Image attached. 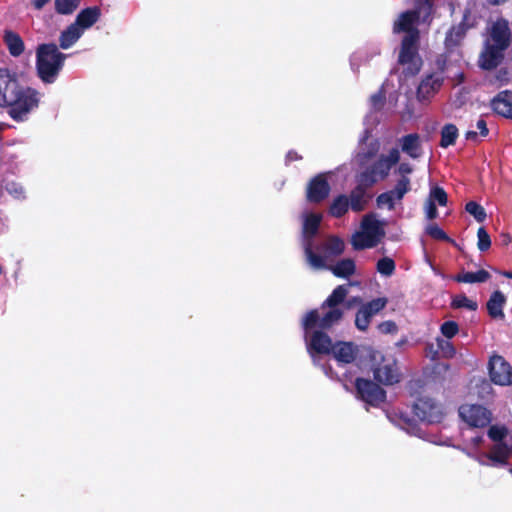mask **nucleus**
I'll list each match as a JSON object with an SVG mask.
<instances>
[{"instance_id": "6", "label": "nucleus", "mask_w": 512, "mask_h": 512, "mask_svg": "<svg viewBox=\"0 0 512 512\" xmlns=\"http://www.w3.org/2000/svg\"><path fill=\"white\" fill-rule=\"evenodd\" d=\"M39 101L40 95L36 90L20 85L15 95L7 102L4 108H7L8 114L12 119L25 121L28 115L38 107Z\"/></svg>"}, {"instance_id": "34", "label": "nucleus", "mask_w": 512, "mask_h": 512, "mask_svg": "<svg viewBox=\"0 0 512 512\" xmlns=\"http://www.w3.org/2000/svg\"><path fill=\"white\" fill-rule=\"evenodd\" d=\"M490 274L486 270L476 272H463L456 276L455 280L462 283H483L489 280Z\"/></svg>"}, {"instance_id": "10", "label": "nucleus", "mask_w": 512, "mask_h": 512, "mask_svg": "<svg viewBox=\"0 0 512 512\" xmlns=\"http://www.w3.org/2000/svg\"><path fill=\"white\" fill-rule=\"evenodd\" d=\"M460 418L472 428H483L490 424L492 413L479 404H462L459 409Z\"/></svg>"}, {"instance_id": "16", "label": "nucleus", "mask_w": 512, "mask_h": 512, "mask_svg": "<svg viewBox=\"0 0 512 512\" xmlns=\"http://www.w3.org/2000/svg\"><path fill=\"white\" fill-rule=\"evenodd\" d=\"M330 192V186L325 174H319L314 177L307 186V199L313 203L323 201Z\"/></svg>"}, {"instance_id": "11", "label": "nucleus", "mask_w": 512, "mask_h": 512, "mask_svg": "<svg viewBox=\"0 0 512 512\" xmlns=\"http://www.w3.org/2000/svg\"><path fill=\"white\" fill-rule=\"evenodd\" d=\"M488 372L491 381L500 386L512 384V366L504 357L494 354L488 362Z\"/></svg>"}, {"instance_id": "30", "label": "nucleus", "mask_w": 512, "mask_h": 512, "mask_svg": "<svg viewBox=\"0 0 512 512\" xmlns=\"http://www.w3.org/2000/svg\"><path fill=\"white\" fill-rule=\"evenodd\" d=\"M4 42L12 56L18 57L23 53L24 42L17 33L13 31H5Z\"/></svg>"}, {"instance_id": "41", "label": "nucleus", "mask_w": 512, "mask_h": 512, "mask_svg": "<svg viewBox=\"0 0 512 512\" xmlns=\"http://www.w3.org/2000/svg\"><path fill=\"white\" fill-rule=\"evenodd\" d=\"M427 199L435 204L438 203L440 206H445L447 204V194L443 188L438 186H434L430 189Z\"/></svg>"}, {"instance_id": "31", "label": "nucleus", "mask_w": 512, "mask_h": 512, "mask_svg": "<svg viewBox=\"0 0 512 512\" xmlns=\"http://www.w3.org/2000/svg\"><path fill=\"white\" fill-rule=\"evenodd\" d=\"M506 302V298L504 294L500 291H495L490 296V299L487 302V309L489 315L493 318L502 317L503 306Z\"/></svg>"}, {"instance_id": "54", "label": "nucleus", "mask_w": 512, "mask_h": 512, "mask_svg": "<svg viewBox=\"0 0 512 512\" xmlns=\"http://www.w3.org/2000/svg\"><path fill=\"white\" fill-rule=\"evenodd\" d=\"M477 129L480 131V135L482 137H485L488 135V128L487 124L484 119H479L476 124Z\"/></svg>"}, {"instance_id": "28", "label": "nucleus", "mask_w": 512, "mask_h": 512, "mask_svg": "<svg viewBox=\"0 0 512 512\" xmlns=\"http://www.w3.org/2000/svg\"><path fill=\"white\" fill-rule=\"evenodd\" d=\"M355 263L352 259L346 258L338 261L335 264L327 263L323 269L330 270L335 276L340 278H348L355 272Z\"/></svg>"}, {"instance_id": "33", "label": "nucleus", "mask_w": 512, "mask_h": 512, "mask_svg": "<svg viewBox=\"0 0 512 512\" xmlns=\"http://www.w3.org/2000/svg\"><path fill=\"white\" fill-rule=\"evenodd\" d=\"M466 33V26L464 23H460L455 27H452L445 38V46L447 49L456 47L463 39Z\"/></svg>"}, {"instance_id": "21", "label": "nucleus", "mask_w": 512, "mask_h": 512, "mask_svg": "<svg viewBox=\"0 0 512 512\" xmlns=\"http://www.w3.org/2000/svg\"><path fill=\"white\" fill-rule=\"evenodd\" d=\"M456 353V350L449 340L437 338V348H434L433 344L426 346V356H431L432 360L442 358H452Z\"/></svg>"}, {"instance_id": "19", "label": "nucleus", "mask_w": 512, "mask_h": 512, "mask_svg": "<svg viewBox=\"0 0 512 512\" xmlns=\"http://www.w3.org/2000/svg\"><path fill=\"white\" fill-rule=\"evenodd\" d=\"M402 152L413 159H418L423 154L422 140L416 133L405 135L399 139Z\"/></svg>"}, {"instance_id": "50", "label": "nucleus", "mask_w": 512, "mask_h": 512, "mask_svg": "<svg viewBox=\"0 0 512 512\" xmlns=\"http://www.w3.org/2000/svg\"><path fill=\"white\" fill-rule=\"evenodd\" d=\"M413 168L409 163H401L397 169V173L401 176L400 179L408 178L407 175L412 173Z\"/></svg>"}, {"instance_id": "60", "label": "nucleus", "mask_w": 512, "mask_h": 512, "mask_svg": "<svg viewBox=\"0 0 512 512\" xmlns=\"http://www.w3.org/2000/svg\"><path fill=\"white\" fill-rule=\"evenodd\" d=\"M298 158H299V157H298V156H297V154H296V153H294V152H289V153L287 154V160H288V161H292V160H295V159H298Z\"/></svg>"}, {"instance_id": "25", "label": "nucleus", "mask_w": 512, "mask_h": 512, "mask_svg": "<svg viewBox=\"0 0 512 512\" xmlns=\"http://www.w3.org/2000/svg\"><path fill=\"white\" fill-rule=\"evenodd\" d=\"M512 453V446L507 443H496L492 446L487 458L496 465H506Z\"/></svg>"}, {"instance_id": "48", "label": "nucleus", "mask_w": 512, "mask_h": 512, "mask_svg": "<svg viewBox=\"0 0 512 512\" xmlns=\"http://www.w3.org/2000/svg\"><path fill=\"white\" fill-rule=\"evenodd\" d=\"M378 330L383 334H393L398 331L396 322H379Z\"/></svg>"}, {"instance_id": "45", "label": "nucleus", "mask_w": 512, "mask_h": 512, "mask_svg": "<svg viewBox=\"0 0 512 512\" xmlns=\"http://www.w3.org/2000/svg\"><path fill=\"white\" fill-rule=\"evenodd\" d=\"M440 330L447 339H450L458 333L459 327L457 322H443Z\"/></svg>"}, {"instance_id": "46", "label": "nucleus", "mask_w": 512, "mask_h": 512, "mask_svg": "<svg viewBox=\"0 0 512 512\" xmlns=\"http://www.w3.org/2000/svg\"><path fill=\"white\" fill-rule=\"evenodd\" d=\"M489 81L494 85H504L509 81V73L506 69H500L489 79Z\"/></svg>"}, {"instance_id": "13", "label": "nucleus", "mask_w": 512, "mask_h": 512, "mask_svg": "<svg viewBox=\"0 0 512 512\" xmlns=\"http://www.w3.org/2000/svg\"><path fill=\"white\" fill-rule=\"evenodd\" d=\"M411 190L410 179H399L392 190L381 193L377 199V205L380 208L386 207L388 210H393L395 203L403 199L406 193Z\"/></svg>"}, {"instance_id": "14", "label": "nucleus", "mask_w": 512, "mask_h": 512, "mask_svg": "<svg viewBox=\"0 0 512 512\" xmlns=\"http://www.w3.org/2000/svg\"><path fill=\"white\" fill-rule=\"evenodd\" d=\"M510 41V27L508 21L500 19L496 21L490 31V37L486 43L499 47L500 49H506Z\"/></svg>"}, {"instance_id": "32", "label": "nucleus", "mask_w": 512, "mask_h": 512, "mask_svg": "<svg viewBox=\"0 0 512 512\" xmlns=\"http://www.w3.org/2000/svg\"><path fill=\"white\" fill-rule=\"evenodd\" d=\"M348 199L351 209L355 212L364 210L368 202L365 189L361 185L352 190Z\"/></svg>"}, {"instance_id": "8", "label": "nucleus", "mask_w": 512, "mask_h": 512, "mask_svg": "<svg viewBox=\"0 0 512 512\" xmlns=\"http://www.w3.org/2000/svg\"><path fill=\"white\" fill-rule=\"evenodd\" d=\"M413 414L420 421L429 424L440 423L444 418L441 404L427 396L417 398L413 405Z\"/></svg>"}, {"instance_id": "22", "label": "nucleus", "mask_w": 512, "mask_h": 512, "mask_svg": "<svg viewBox=\"0 0 512 512\" xmlns=\"http://www.w3.org/2000/svg\"><path fill=\"white\" fill-rule=\"evenodd\" d=\"M345 243L342 239L336 236H330L322 245V254H317L320 257H327L326 264L332 261V258L341 255L344 252Z\"/></svg>"}, {"instance_id": "40", "label": "nucleus", "mask_w": 512, "mask_h": 512, "mask_svg": "<svg viewBox=\"0 0 512 512\" xmlns=\"http://www.w3.org/2000/svg\"><path fill=\"white\" fill-rule=\"evenodd\" d=\"M377 271L383 276H391L395 271V263L389 257H384L377 262Z\"/></svg>"}, {"instance_id": "4", "label": "nucleus", "mask_w": 512, "mask_h": 512, "mask_svg": "<svg viewBox=\"0 0 512 512\" xmlns=\"http://www.w3.org/2000/svg\"><path fill=\"white\" fill-rule=\"evenodd\" d=\"M334 322H303V331L307 349L311 356L314 354L330 355L334 343L328 335Z\"/></svg>"}, {"instance_id": "18", "label": "nucleus", "mask_w": 512, "mask_h": 512, "mask_svg": "<svg viewBox=\"0 0 512 512\" xmlns=\"http://www.w3.org/2000/svg\"><path fill=\"white\" fill-rule=\"evenodd\" d=\"M400 159V152L397 148H393L387 155H381L378 161L373 165L372 173L384 179L388 176L390 169Z\"/></svg>"}, {"instance_id": "42", "label": "nucleus", "mask_w": 512, "mask_h": 512, "mask_svg": "<svg viewBox=\"0 0 512 512\" xmlns=\"http://www.w3.org/2000/svg\"><path fill=\"white\" fill-rule=\"evenodd\" d=\"M426 234L436 240L450 241L453 242L448 235L437 225L434 223L428 224L425 228Z\"/></svg>"}, {"instance_id": "38", "label": "nucleus", "mask_w": 512, "mask_h": 512, "mask_svg": "<svg viewBox=\"0 0 512 512\" xmlns=\"http://www.w3.org/2000/svg\"><path fill=\"white\" fill-rule=\"evenodd\" d=\"M488 437L496 443H505L503 440L508 435V429L502 425H492L489 427L487 432Z\"/></svg>"}, {"instance_id": "56", "label": "nucleus", "mask_w": 512, "mask_h": 512, "mask_svg": "<svg viewBox=\"0 0 512 512\" xmlns=\"http://www.w3.org/2000/svg\"><path fill=\"white\" fill-rule=\"evenodd\" d=\"M355 324L359 330L365 331L368 328L370 322H355Z\"/></svg>"}, {"instance_id": "39", "label": "nucleus", "mask_w": 512, "mask_h": 512, "mask_svg": "<svg viewBox=\"0 0 512 512\" xmlns=\"http://www.w3.org/2000/svg\"><path fill=\"white\" fill-rule=\"evenodd\" d=\"M465 210L472 215L477 222H483L486 219L485 209L474 201H470L466 204Z\"/></svg>"}, {"instance_id": "55", "label": "nucleus", "mask_w": 512, "mask_h": 512, "mask_svg": "<svg viewBox=\"0 0 512 512\" xmlns=\"http://www.w3.org/2000/svg\"><path fill=\"white\" fill-rule=\"evenodd\" d=\"M50 0H33V6L35 9L40 10L42 9Z\"/></svg>"}, {"instance_id": "9", "label": "nucleus", "mask_w": 512, "mask_h": 512, "mask_svg": "<svg viewBox=\"0 0 512 512\" xmlns=\"http://www.w3.org/2000/svg\"><path fill=\"white\" fill-rule=\"evenodd\" d=\"M379 384L377 381L356 378L355 389L358 398L371 406L378 407L386 400V391Z\"/></svg>"}, {"instance_id": "37", "label": "nucleus", "mask_w": 512, "mask_h": 512, "mask_svg": "<svg viewBox=\"0 0 512 512\" xmlns=\"http://www.w3.org/2000/svg\"><path fill=\"white\" fill-rule=\"evenodd\" d=\"M80 4V0H55V10L62 15L72 14Z\"/></svg>"}, {"instance_id": "24", "label": "nucleus", "mask_w": 512, "mask_h": 512, "mask_svg": "<svg viewBox=\"0 0 512 512\" xmlns=\"http://www.w3.org/2000/svg\"><path fill=\"white\" fill-rule=\"evenodd\" d=\"M443 77L439 73L428 75L422 80L418 87V96L422 99H427L430 95L434 94L441 87Z\"/></svg>"}, {"instance_id": "49", "label": "nucleus", "mask_w": 512, "mask_h": 512, "mask_svg": "<svg viewBox=\"0 0 512 512\" xmlns=\"http://www.w3.org/2000/svg\"><path fill=\"white\" fill-rule=\"evenodd\" d=\"M424 210H425V214H426L427 219L433 220V219L438 217V211H437V208H436V204L431 202L428 199L425 202Z\"/></svg>"}, {"instance_id": "58", "label": "nucleus", "mask_w": 512, "mask_h": 512, "mask_svg": "<svg viewBox=\"0 0 512 512\" xmlns=\"http://www.w3.org/2000/svg\"><path fill=\"white\" fill-rule=\"evenodd\" d=\"M453 80L456 82V84H460L464 81V74L463 73H458L455 75V77L453 78Z\"/></svg>"}, {"instance_id": "15", "label": "nucleus", "mask_w": 512, "mask_h": 512, "mask_svg": "<svg viewBox=\"0 0 512 512\" xmlns=\"http://www.w3.org/2000/svg\"><path fill=\"white\" fill-rule=\"evenodd\" d=\"M331 354L339 364H351L356 360L359 348L353 342L336 341Z\"/></svg>"}, {"instance_id": "53", "label": "nucleus", "mask_w": 512, "mask_h": 512, "mask_svg": "<svg viewBox=\"0 0 512 512\" xmlns=\"http://www.w3.org/2000/svg\"><path fill=\"white\" fill-rule=\"evenodd\" d=\"M322 314H324L323 311H322ZM323 316L324 315L321 316L318 309H313L306 313L303 320H323Z\"/></svg>"}, {"instance_id": "26", "label": "nucleus", "mask_w": 512, "mask_h": 512, "mask_svg": "<svg viewBox=\"0 0 512 512\" xmlns=\"http://www.w3.org/2000/svg\"><path fill=\"white\" fill-rule=\"evenodd\" d=\"M100 17V9L97 7H89L82 10L76 17L74 23L81 27L82 31L92 27Z\"/></svg>"}, {"instance_id": "27", "label": "nucleus", "mask_w": 512, "mask_h": 512, "mask_svg": "<svg viewBox=\"0 0 512 512\" xmlns=\"http://www.w3.org/2000/svg\"><path fill=\"white\" fill-rule=\"evenodd\" d=\"M84 34L81 27H78L74 22L63 30L59 37L60 47L62 49H69L72 47Z\"/></svg>"}, {"instance_id": "61", "label": "nucleus", "mask_w": 512, "mask_h": 512, "mask_svg": "<svg viewBox=\"0 0 512 512\" xmlns=\"http://www.w3.org/2000/svg\"><path fill=\"white\" fill-rule=\"evenodd\" d=\"M482 387L484 389L492 390L491 384L488 381H485V380L482 382Z\"/></svg>"}, {"instance_id": "35", "label": "nucleus", "mask_w": 512, "mask_h": 512, "mask_svg": "<svg viewBox=\"0 0 512 512\" xmlns=\"http://www.w3.org/2000/svg\"><path fill=\"white\" fill-rule=\"evenodd\" d=\"M349 209V199L346 195L337 196L331 203L329 213L331 216L339 218Z\"/></svg>"}, {"instance_id": "57", "label": "nucleus", "mask_w": 512, "mask_h": 512, "mask_svg": "<svg viewBox=\"0 0 512 512\" xmlns=\"http://www.w3.org/2000/svg\"><path fill=\"white\" fill-rule=\"evenodd\" d=\"M477 136H478V134H477V132H475V131H468V132L466 133V139H468V140H473V141H475V140L477 139Z\"/></svg>"}, {"instance_id": "63", "label": "nucleus", "mask_w": 512, "mask_h": 512, "mask_svg": "<svg viewBox=\"0 0 512 512\" xmlns=\"http://www.w3.org/2000/svg\"><path fill=\"white\" fill-rule=\"evenodd\" d=\"M421 380H416V381H412L410 382V387L412 388L413 386H418V387H421Z\"/></svg>"}, {"instance_id": "44", "label": "nucleus", "mask_w": 512, "mask_h": 512, "mask_svg": "<svg viewBox=\"0 0 512 512\" xmlns=\"http://www.w3.org/2000/svg\"><path fill=\"white\" fill-rule=\"evenodd\" d=\"M455 308H466L468 310L474 311L477 309V303L465 295L456 296L452 302Z\"/></svg>"}, {"instance_id": "5", "label": "nucleus", "mask_w": 512, "mask_h": 512, "mask_svg": "<svg viewBox=\"0 0 512 512\" xmlns=\"http://www.w3.org/2000/svg\"><path fill=\"white\" fill-rule=\"evenodd\" d=\"M302 242L308 264L312 268L326 267L327 257H320L313 251V238L318 232L322 214L305 211L302 213Z\"/></svg>"}, {"instance_id": "59", "label": "nucleus", "mask_w": 512, "mask_h": 512, "mask_svg": "<svg viewBox=\"0 0 512 512\" xmlns=\"http://www.w3.org/2000/svg\"><path fill=\"white\" fill-rule=\"evenodd\" d=\"M502 238H503V244L504 245H508L511 242V240H512L510 235H508V234H503Z\"/></svg>"}, {"instance_id": "20", "label": "nucleus", "mask_w": 512, "mask_h": 512, "mask_svg": "<svg viewBox=\"0 0 512 512\" xmlns=\"http://www.w3.org/2000/svg\"><path fill=\"white\" fill-rule=\"evenodd\" d=\"M504 50L486 43L485 50L480 56V67L486 70L495 68L502 61Z\"/></svg>"}, {"instance_id": "47", "label": "nucleus", "mask_w": 512, "mask_h": 512, "mask_svg": "<svg viewBox=\"0 0 512 512\" xmlns=\"http://www.w3.org/2000/svg\"><path fill=\"white\" fill-rule=\"evenodd\" d=\"M385 102V92L383 91V87L375 94L370 97V104L373 109H380Z\"/></svg>"}, {"instance_id": "23", "label": "nucleus", "mask_w": 512, "mask_h": 512, "mask_svg": "<svg viewBox=\"0 0 512 512\" xmlns=\"http://www.w3.org/2000/svg\"><path fill=\"white\" fill-rule=\"evenodd\" d=\"M492 108L497 114L512 118V91L505 90L500 92L492 100Z\"/></svg>"}, {"instance_id": "12", "label": "nucleus", "mask_w": 512, "mask_h": 512, "mask_svg": "<svg viewBox=\"0 0 512 512\" xmlns=\"http://www.w3.org/2000/svg\"><path fill=\"white\" fill-rule=\"evenodd\" d=\"M347 293L348 289L344 285H339L333 290L321 307L324 312L323 320H340L343 317V311L339 305L344 301Z\"/></svg>"}, {"instance_id": "43", "label": "nucleus", "mask_w": 512, "mask_h": 512, "mask_svg": "<svg viewBox=\"0 0 512 512\" xmlns=\"http://www.w3.org/2000/svg\"><path fill=\"white\" fill-rule=\"evenodd\" d=\"M477 247L480 251H487L491 247V239L485 228L480 227L477 231Z\"/></svg>"}, {"instance_id": "1", "label": "nucleus", "mask_w": 512, "mask_h": 512, "mask_svg": "<svg viewBox=\"0 0 512 512\" xmlns=\"http://www.w3.org/2000/svg\"><path fill=\"white\" fill-rule=\"evenodd\" d=\"M431 13V2L421 0L416 10L401 13L394 22L393 32L395 34L405 33L401 43L399 63L406 66L405 70L409 75L417 74L422 63L418 55L419 30L416 28V23L420 18L423 22L427 21Z\"/></svg>"}, {"instance_id": "52", "label": "nucleus", "mask_w": 512, "mask_h": 512, "mask_svg": "<svg viewBox=\"0 0 512 512\" xmlns=\"http://www.w3.org/2000/svg\"><path fill=\"white\" fill-rule=\"evenodd\" d=\"M8 190L16 198H21L24 195L23 187L14 183L9 186Z\"/></svg>"}, {"instance_id": "7", "label": "nucleus", "mask_w": 512, "mask_h": 512, "mask_svg": "<svg viewBox=\"0 0 512 512\" xmlns=\"http://www.w3.org/2000/svg\"><path fill=\"white\" fill-rule=\"evenodd\" d=\"M370 360L375 381L386 386H391L401 381L402 374L394 357L384 356L379 351H372Z\"/></svg>"}, {"instance_id": "3", "label": "nucleus", "mask_w": 512, "mask_h": 512, "mask_svg": "<svg viewBox=\"0 0 512 512\" xmlns=\"http://www.w3.org/2000/svg\"><path fill=\"white\" fill-rule=\"evenodd\" d=\"M36 56L39 77L46 83H53L62 69L66 55L55 44H42Z\"/></svg>"}, {"instance_id": "64", "label": "nucleus", "mask_w": 512, "mask_h": 512, "mask_svg": "<svg viewBox=\"0 0 512 512\" xmlns=\"http://www.w3.org/2000/svg\"><path fill=\"white\" fill-rule=\"evenodd\" d=\"M493 5H498L500 3L505 2L506 0H488Z\"/></svg>"}, {"instance_id": "17", "label": "nucleus", "mask_w": 512, "mask_h": 512, "mask_svg": "<svg viewBox=\"0 0 512 512\" xmlns=\"http://www.w3.org/2000/svg\"><path fill=\"white\" fill-rule=\"evenodd\" d=\"M20 84L8 69L0 68V107H4L15 95Z\"/></svg>"}, {"instance_id": "36", "label": "nucleus", "mask_w": 512, "mask_h": 512, "mask_svg": "<svg viewBox=\"0 0 512 512\" xmlns=\"http://www.w3.org/2000/svg\"><path fill=\"white\" fill-rule=\"evenodd\" d=\"M458 137V129L453 124H446L441 130L440 146L447 148L455 143Z\"/></svg>"}, {"instance_id": "29", "label": "nucleus", "mask_w": 512, "mask_h": 512, "mask_svg": "<svg viewBox=\"0 0 512 512\" xmlns=\"http://www.w3.org/2000/svg\"><path fill=\"white\" fill-rule=\"evenodd\" d=\"M387 304V299L384 297L373 299L372 301L361 306L357 313V319L363 318L364 320H368L369 318L375 316L379 311H381Z\"/></svg>"}, {"instance_id": "62", "label": "nucleus", "mask_w": 512, "mask_h": 512, "mask_svg": "<svg viewBox=\"0 0 512 512\" xmlns=\"http://www.w3.org/2000/svg\"><path fill=\"white\" fill-rule=\"evenodd\" d=\"M501 274L508 279H512V272L510 271H503Z\"/></svg>"}, {"instance_id": "2", "label": "nucleus", "mask_w": 512, "mask_h": 512, "mask_svg": "<svg viewBox=\"0 0 512 512\" xmlns=\"http://www.w3.org/2000/svg\"><path fill=\"white\" fill-rule=\"evenodd\" d=\"M385 225L386 223L378 219L375 213L363 216L360 230L351 237L353 249L364 250L377 246L385 236Z\"/></svg>"}, {"instance_id": "51", "label": "nucleus", "mask_w": 512, "mask_h": 512, "mask_svg": "<svg viewBox=\"0 0 512 512\" xmlns=\"http://www.w3.org/2000/svg\"><path fill=\"white\" fill-rule=\"evenodd\" d=\"M450 370V365L447 363L437 362L433 366V374H446Z\"/></svg>"}]
</instances>
